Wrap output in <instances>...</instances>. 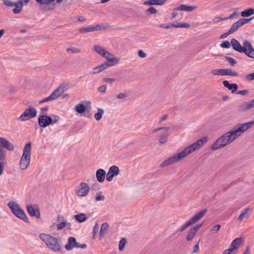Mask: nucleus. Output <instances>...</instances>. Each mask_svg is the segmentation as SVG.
<instances>
[{
    "label": "nucleus",
    "mask_w": 254,
    "mask_h": 254,
    "mask_svg": "<svg viewBox=\"0 0 254 254\" xmlns=\"http://www.w3.org/2000/svg\"><path fill=\"white\" fill-rule=\"evenodd\" d=\"M254 125V120L244 124H238L233 128L223 134L219 137L211 145V149L216 150L230 144L236 139L240 136L245 131L250 128Z\"/></svg>",
    "instance_id": "nucleus-1"
},
{
    "label": "nucleus",
    "mask_w": 254,
    "mask_h": 254,
    "mask_svg": "<svg viewBox=\"0 0 254 254\" xmlns=\"http://www.w3.org/2000/svg\"><path fill=\"white\" fill-rule=\"evenodd\" d=\"M207 140V138L206 137H204L198 139L196 142L185 147L180 152L174 154L173 156L163 161L160 164V167L165 168L183 160L190 154L200 148L203 144L206 142Z\"/></svg>",
    "instance_id": "nucleus-2"
},
{
    "label": "nucleus",
    "mask_w": 254,
    "mask_h": 254,
    "mask_svg": "<svg viewBox=\"0 0 254 254\" xmlns=\"http://www.w3.org/2000/svg\"><path fill=\"white\" fill-rule=\"evenodd\" d=\"M94 50L100 56L107 60V62L97 66L93 68L92 74H97L107 69L110 66H112L119 62V59L114 56L113 54L106 51L104 48L98 45L93 46Z\"/></svg>",
    "instance_id": "nucleus-3"
},
{
    "label": "nucleus",
    "mask_w": 254,
    "mask_h": 254,
    "mask_svg": "<svg viewBox=\"0 0 254 254\" xmlns=\"http://www.w3.org/2000/svg\"><path fill=\"white\" fill-rule=\"evenodd\" d=\"M231 45L236 51L245 53L248 57L254 59V49L248 41H244L242 46L237 40L233 38L231 40Z\"/></svg>",
    "instance_id": "nucleus-4"
},
{
    "label": "nucleus",
    "mask_w": 254,
    "mask_h": 254,
    "mask_svg": "<svg viewBox=\"0 0 254 254\" xmlns=\"http://www.w3.org/2000/svg\"><path fill=\"white\" fill-rule=\"evenodd\" d=\"M39 238L53 251L59 252L61 250L60 241L57 238L44 233L41 234Z\"/></svg>",
    "instance_id": "nucleus-5"
},
{
    "label": "nucleus",
    "mask_w": 254,
    "mask_h": 254,
    "mask_svg": "<svg viewBox=\"0 0 254 254\" xmlns=\"http://www.w3.org/2000/svg\"><path fill=\"white\" fill-rule=\"evenodd\" d=\"M31 153V143H27L24 146L23 153L19 162L20 168L24 170L27 168L30 163Z\"/></svg>",
    "instance_id": "nucleus-6"
},
{
    "label": "nucleus",
    "mask_w": 254,
    "mask_h": 254,
    "mask_svg": "<svg viewBox=\"0 0 254 254\" xmlns=\"http://www.w3.org/2000/svg\"><path fill=\"white\" fill-rule=\"evenodd\" d=\"M7 205L16 217L26 222H29L25 213L17 203L15 201H10Z\"/></svg>",
    "instance_id": "nucleus-7"
},
{
    "label": "nucleus",
    "mask_w": 254,
    "mask_h": 254,
    "mask_svg": "<svg viewBox=\"0 0 254 254\" xmlns=\"http://www.w3.org/2000/svg\"><path fill=\"white\" fill-rule=\"evenodd\" d=\"M207 210L203 209L193 216L189 221L183 225L180 229V232H183L190 226L192 225L199 220L206 213Z\"/></svg>",
    "instance_id": "nucleus-8"
},
{
    "label": "nucleus",
    "mask_w": 254,
    "mask_h": 254,
    "mask_svg": "<svg viewBox=\"0 0 254 254\" xmlns=\"http://www.w3.org/2000/svg\"><path fill=\"white\" fill-rule=\"evenodd\" d=\"M170 127H163L156 129L153 131V132H157L159 136V141L161 144H164L167 141L169 136L168 131Z\"/></svg>",
    "instance_id": "nucleus-9"
},
{
    "label": "nucleus",
    "mask_w": 254,
    "mask_h": 254,
    "mask_svg": "<svg viewBox=\"0 0 254 254\" xmlns=\"http://www.w3.org/2000/svg\"><path fill=\"white\" fill-rule=\"evenodd\" d=\"M64 93V86L60 85L48 97L41 100L39 101V103H43L45 102L55 100L58 99L61 95Z\"/></svg>",
    "instance_id": "nucleus-10"
},
{
    "label": "nucleus",
    "mask_w": 254,
    "mask_h": 254,
    "mask_svg": "<svg viewBox=\"0 0 254 254\" xmlns=\"http://www.w3.org/2000/svg\"><path fill=\"white\" fill-rule=\"evenodd\" d=\"M36 110L30 107L26 109L24 112L18 118V120L21 121H26L36 116Z\"/></svg>",
    "instance_id": "nucleus-11"
},
{
    "label": "nucleus",
    "mask_w": 254,
    "mask_h": 254,
    "mask_svg": "<svg viewBox=\"0 0 254 254\" xmlns=\"http://www.w3.org/2000/svg\"><path fill=\"white\" fill-rule=\"evenodd\" d=\"M105 27L101 24L96 25H89L87 27H81L78 29V32L81 34H86L89 32H93L105 29Z\"/></svg>",
    "instance_id": "nucleus-12"
},
{
    "label": "nucleus",
    "mask_w": 254,
    "mask_h": 254,
    "mask_svg": "<svg viewBox=\"0 0 254 254\" xmlns=\"http://www.w3.org/2000/svg\"><path fill=\"white\" fill-rule=\"evenodd\" d=\"M90 190V187L89 185L86 183L82 182L78 187L75 193L78 196H86Z\"/></svg>",
    "instance_id": "nucleus-13"
},
{
    "label": "nucleus",
    "mask_w": 254,
    "mask_h": 254,
    "mask_svg": "<svg viewBox=\"0 0 254 254\" xmlns=\"http://www.w3.org/2000/svg\"><path fill=\"white\" fill-rule=\"evenodd\" d=\"M252 18L247 19L245 18L240 19L235 23H233L231 28L229 29V33H233L236 31L238 28L244 24L249 22Z\"/></svg>",
    "instance_id": "nucleus-14"
},
{
    "label": "nucleus",
    "mask_w": 254,
    "mask_h": 254,
    "mask_svg": "<svg viewBox=\"0 0 254 254\" xmlns=\"http://www.w3.org/2000/svg\"><path fill=\"white\" fill-rule=\"evenodd\" d=\"M120 172L119 168L117 166H112L109 169L107 174L106 180L108 182L112 181L113 178L119 175Z\"/></svg>",
    "instance_id": "nucleus-15"
},
{
    "label": "nucleus",
    "mask_w": 254,
    "mask_h": 254,
    "mask_svg": "<svg viewBox=\"0 0 254 254\" xmlns=\"http://www.w3.org/2000/svg\"><path fill=\"white\" fill-rule=\"evenodd\" d=\"M91 102L88 101H84L82 103L78 104L75 107V111L78 114L83 113L88 108H90Z\"/></svg>",
    "instance_id": "nucleus-16"
},
{
    "label": "nucleus",
    "mask_w": 254,
    "mask_h": 254,
    "mask_svg": "<svg viewBox=\"0 0 254 254\" xmlns=\"http://www.w3.org/2000/svg\"><path fill=\"white\" fill-rule=\"evenodd\" d=\"M51 119L50 116L43 115L39 117L38 119L39 125L42 127H45L51 124Z\"/></svg>",
    "instance_id": "nucleus-17"
},
{
    "label": "nucleus",
    "mask_w": 254,
    "mask_h": 254,
    "mask_svg": "<svg viewBox=\"0 0 254 254\" xmlns=\"http://www.w3.org/2000/svg\"><path fill=\"white\" fill-rule=\"evenodd\" d=\"M5 148L9 151H13L14 145L5 138L0 137V148Z\"/></svg>",
    "instance_id": "nucleus-18"
},
{
    "label": "nucleus",
    "mask_w": 254,
    "mask_h": 254,
    "mask_svg": "<svg viewBox=\"0 0 254 254\" xmlns=\"http://www.w3.org/2000/svg\"><path fill=\"white\" fill-rule=\"evenodd\" d=\"M27 210L31 216H35L37 218H40V213L38 208L36 206L28 205L27 206Z\"/></svg>",
    "instance_id": "nucleus-19"
},
{
    "label": "nucleus",
    "mask_w": 254,
    "mask_h": 254,
    "mask_svg": "<svg viewBox=\"0 0 254 254\" xmlns=\"http://www.w3.org/2000/svg\"><path fill=\"white\" fill-rule=\"evenodd\" d=\"M201 226L202 224L196 225L190 229L187 237V240L188 241H191L194 237L196 233L201 227Z\"/></svg>",
    "instance_id": "nucleus-20"
},
{
    "label": "nucleus",
    "mask_w": 254,
    "mask_h": 254,
    "mask_svg": "<svg viewBox=\"0 0 254 254\" xmlns=\"http://www.w3.org/2000/svg\"><path fill=\"white\" fill-rule=\"evenodd\" d=\"M77 243L76 242V239L73 237H70L67 241V243L64 246L66 250L70 251L73 248H76Z\"/></svg>",
    "instance_id": "nucleus-21"
},
{
    "label": "nucleus",
    "mask_w": 254,
    "mask_h": 254,
    "mask_svg": "<svg viewBox=\"0 0 254 254\" xmlns=\"http://www.w3.org/2000/svg\"><path fill=\"white\" fill-rule=\"evenodd\" d=\"M96 176L97 180L99 182H103L105 180L106 176L105 171L102 169H99L96 172Z\"/></svg>",
    "instance_id": "nucleus-22"
},
{
    "label": "nucleus",
    "mask_w": 254,
    "mask_h": 254,
    "mask_svg": "<svg viewBox=\"0 0 254 254\" xmlns=\"http://www.w3.org/2000/svg\"><path fill=\"white\" fill-rule=\"evenodd\" d=\"M167 0H147L144 1L143 4L145 5H159L164 4Z\"/></svg>",
    "instance_id": "nucleus-23"
},
{
    "label": "nucleus",
    "mask_w": 254,
    "mask_h": 254,
    "mask_svg": "<svg viewBox=\"0 0 254 254\" xmlns=\"http://www.w3.org/2000/svg\"><path fill=\"white\" fill-rule=\"evenodd\" d=\"M196 8V6H189L186 4H181L176 8V10L187 12L191 11Z\"/></svg>",
    "instance_id": "nucleus-24"
},
{
    "label": "nucleus",
    "mask_w": 254,
    "mask_h": 254,
    "mask_svg": "<svg viewBox=\"0 0 254 254\" xmlns=\"http://www.w3.org/2000/svg\"><path fill=\"white\" fill-rule=\"evenodd\" d=\"M243 239L239 237L234 239L231 244L230 248L233 250L239 248L242 243Z\"/></svg>",
    "instance_id": "nucleus-25"
},
{
    "label": "nucleus",
    "mask_w": 254,
    "mask_h": 254,
    "mask_svg": "<svg viewBox=\"0 0 254 254\" xmlns=\"http://www.w3.org/2000/svg\"><path fill=\"white\" fill-rule=\"evenodd\" d=\"M223 84L224 87L227 88L228 89L232 91V93H234L238 89V85L236 83L230 84L227 80H224L223 82Z\"/></svg>",
    "instance_id": "nucleus-26"
},
{
    "label": "nucleus",
    "mask_w": 254,
    "mask_h": 254,
    "mask_svg": "<svg viewBox=\"0 0 254 254\" xmlns=\"http://www.w3.org/2000/svg\"><path fill=\"white\" fill-rule=\"evenodd\" d=\"M109 228V225L107 222L103 223L101 226L99 232L100 238L101 239L107 232Z\"/></svg>",
    "instance_id": "nucleus-27"
},
{
    "label": "nucleus",
    "mask_w": 254,
    "mask_h": 254,
    "mask_svg": "<svg viewBox=\"0 0 254 254\" xmlns=\"http://www.w3.org/2000/svg\"><path fill=\"white\" fill-rule=\"evenodd\" d=\"M14 6L15 8L13 9V12L15 14L19 13L22 10L23 4L21 0H19L16 2H14Z\"/></svg>",
    "instance_id": "nucleus-28"
},
{
    "label": "nucleus",
    "mask_w": 254,
    "mask_h": 254,
    "mask_svg": "<svg viewBox=\"0 0 254 254\" xmlns=\"http://www.w3.org/2000/svg\"><path fill=\"white\" fill-rule=\"evenodd\" d=\"M74 217L75 220L79 223L85 222L88 219V217H87L86 214L83 213L76 214L74 215Z\"/></svg>",
    "instance_id": "nucleus-29"
},
{
    "label": "nucleus",
    "mask_w": 254,
    "mask_h": 254,
    "mask_svg": "<svg viewBox=\"0 0 254 254\" xmlns=\"http://www.w3.org/2000/svg\"><path fill=\"white\" fill-rule=\"evenodd\" d=\"M250 209L249 208H247L245 209L240 214L239 216L238 217V220L240 221H242L244 218H247L249 216V212Z\"/></svg>",
    "instance_id": "nucleus-30"
},
{
    "label": "nucleus",
    "mask_w": 254,
    "mask_h": 254,
    "mask_svg": "<svg viewBox=\"0 0 254 254\" xmlns=\"http://www.w3.org/2000/svg\"><path fill=\"white\" fill-rule=\"evenodd\" d=\"M254 107V99L248 102L244 103L242 105V108L244 110H248Z\"/></svg>",
    "instance_id": "nucleus-31"
},
{
    "label": "nucleus",
    "mask_w": 254,
    "mask_h": 254,
    "mask_svg": "<svg viewBox=\"0 0 254 254\" xmlns=\"http://www.w3.org/2000/svg\"><path fill=\"white\" fill-rule=\"evenodd\" d=\"M253 14H254V8H250L244 10L241 12V15L244 17H249Z\"/></svg>",
    "instance_id": "nucleus-32"
},
{
    "label": "nucleus",
    "mask_w": 254,
    "mask_h": 254,
    "mask_svg": "<svg viewBox=\"0 0 254 254\" xmlns=\"http://www.w3.org/2000/svg\"><path fill=\"white\" fill-rule=\"evenodd\" d=\"M225 75L237 77L239 76V73L232 69L225 68L224 69V76Z\"/></svg>",
    "instance_id": "nucleus-33"
},
{
    "label": "nucleus",
    "mask_w": 254,
    "mask_h": 254,
    "mask_svg": "<svg viewBox=\"0 0 254 254\" xmlns=\"http://www.w3.org/2000/svg\"><path fill=\"white\" fill-rule=\"evenodd\" d=\"M104 111L103 109L101 108H98L97 109V113L95 114L94 118L97 121H99L101 119L103 115L104 114Z\"/></svg>",
    "instance_id": "nucleus-34"
},
{
    "label": "nucleus",
    "mask_w": 254,
    "mask_h": 254,
    "mask_svg": "<svg viewBox=\"0 0 254 254\" xmlns=\"http://www.w3.org/2000/svg\"><path fill=\"white\" fill-rule=\"evenodd\" d=\"M213 75L224 76V69H215L211 71Z\"/></svg>",
    "instance_id": "nucleus-35"
},
{
    "label": "nucleus",
    "mask_w": 254,
    "mask_h": 254,
    "mask_svg": "<svg viewBox=\"0 0 254 254\" xmlns=\"http://www.w3.org/2000/svg\"><path fill=\"white\" fill-rule=\"evenodd\" d=\"M66 52L68 54H76L79 53L81 52V50L80 49L78 48H75L73 47H69L66 49Z\"/></svg>",
    "instance_id": "nucleus-36"
},
{
    "label": "nucleus",
    "mask_w": 254,
    "mask_h": 254,
    "mask_svg": "<svg viewBox=\"0 0 254 254\" xmlns=\"http://www.w3.org/2000/svg\"><path fill=\"white\" fill-rule=\"evenodd\" d=\"M173 27L175 28H180V27H184V28H189L190 25L188 23H178L176 24H172Z\"/></svg>",
    "instance_id": "nucleus-37"
},
{
    "label": "nucleus",
    "mask_w": 254,
    "mask_h": 254,
    "mask_svg": "<svg viewBox=\"0 0 254 254\" xmlns=\"http://www.w3.org/2000/svg\"><path fill=\"white\" fill-rule=\"evenodd\" d=\"M127 244V240L125 238H122L119 242V250L120 251H122L125 246Z\"/></svg>",
    "instance_id": "nucleus-38"
},
{
    "label": "nucleus",
    "mask_w": 254,
    "mask_h": 254,
    "mask_svg": "<svg viewBox=\"0 0 254 254\" xmlns=\"http://www.w3.org/2000/svg\"><path fill=\"white\" fill-rule=\"evenodd\" d=\"M6 155V151L2 148H0V160L1 162H6L5 160Z\"/></svg>",
    "instance_id": "nucleus-39"
},
{
    "label": "nucleus",
    "mask_w": 254,
    "mask_h": 254,
    "mask_svg": "<svg viewBox=\"0 0 254 254\" xmlns=\"http://www.w3.org/2000/svg\"><path fill=\"white\" fill-rule=\"evenodd\" d=\"M50 117L52 120L51 124H55L57 123L60 119V117L55 115H52Z\"/></svg>",
    "instance_id": "nucleus-40"
},
{
    "label": "nucleus",
    "mask_w": 254,
    "mask_h": 254,
    "mask_svg": "<svg viewBox=\"0 0 254 254\" xmlns=\"http://www.w3.org/2000/svg\"><path fill=\"white\" fill-rule=\"evenodd\" d=\"M3 3L7 6L13 7L14 6V5H15L14 4V2H13L9 0H3Z\"/></svg>",
    "instance_id": "nucleus-41"
},
{
    "label": "nucleus",
    "mask_w": 254,
    "mask_h": 254,
    "mask_svg": "<svg viewBox=\"0 0 254 254\" xmlns=\"http://www.w3.org/2000/svg\"><path fill=\"white\" fill-rule=\"evenodd\" d=\"M98 229H99L98 224V222H96L94 226V228H93V238H94L95 236L96 235L97 232L98 231Z\"/></svg>",
    "instance_id": "nucleus-42"
},
{
    "label": "nucleus",
    "mask_w": 254,
    "mask_h": 254,
    "mask_svg": "<svg viewBox=\"0 0 254 254\" xmlns=\"http://www.w3.org/2000/svg\"><path fill=\"white\" fill-rule=\"evenodd\" d=\"M230 43L228 41H225L220 44V46L223 48H229L230 47Z\"/></svg>",
    "instance_id": "nucleus-43"
},
{
    "label": "nucleus",
    "mask_w": 254,
    "mask_h": 254,
    "mask_svg": "<svg viewBox=\"0 0 254 254\" xmlns=\"http://www.w3.org/2000/svg\"><path fill=\"white\" fill-rule=\"evenodd\" d=\"M247 81H251L254 80V72L247 75L245 77Z\"/></svg>",
    "instance_id": "nucleus-44"
},
{
    "label": "nucleus",
    "mask_w": 254,
    "mask_h": 254,
    "mask_svg": "<svg viewBox=\"0 0 254 254\" xmlns=\"http://www.w3.org/2000/svg\"><path fill=\"white\" fill-rule=\"evenodd\" d=\"M226 59L232 65H234L236 64V61L231 57H226Z\"/></svg>",
    "instance_id": "nucleus-45"
},
{
    "label": "nucleus",
    "mask_w": 254,
    "mask_h": 254,
    "mask_svg": "<svg viewBox=\"0 0 254 254\" xmlns=\"http://www.w3.org/2000/svg\"><path fill=\"white\" fill-rule=\"evenodd\" d=\"M147 11L150 14H155L157 12V10L152 6L149 7Z\"/></svg>",
    "instance_id": "nucleus-46"
},
{
    "label": "nucleus",
    "mask_w": 254,
    "mask_h": 254,
    "mask_svg": "<svg viewBox=\"0 0 254 254\" xmlns=\"http://www.w3.org/2000/svg\"><path fill=\"white\" fill-rule=\"evenodd\" d=\"M199 251V243L198 242L194 247L193 249L192 253H197Z\"/></svg>",
    "instance_id": "nucleus-47"
},
{
    "label": "nucleus",
    "mask_w": 254,
    "mask_h": 254,
    "mask_svg": "<svg viewBox=\"0 0 254 254\" xmlns=\"http://www.w3.org/2000/svg\"><path fill=\"white\" fill-rule=\"evenodd\" d=\"M6 164V162H0V176L2 174L3 171V167Z\"/></svg>",
    "instance_id": "nucleus-48"
},
{
    "label": "nucleus",
    "mask_w": 254,
    "mask_h": 254,
    "mask_svg": "<svg viewBox=\"0 0 254 254\" xmlns=\"http://www.w3.org/2000/svg\"><path fill=\"white\" fill-rule=\"evenodd\" d=\"M95 199L97 201H103L105 199V196L103 195L99 194L95 196Z\"/></svg>",
    "instance_id": "nucleus-49"
},
{
    "label": "nucleus",
    "mask_w": 254,
    "mask_h": 254,
    "mask_svg": "<svg viewBox=\"0 0 254 254\" xmlns=\"http://www.w3.org/2000/svg\"><path fill=\"white\" fill-rule=\"evenodd\" d=\"M55 0H41V1L40 2L39 1H37L38 3L41 4H48L49 3L52 2L54 1Z\"/></svg>",
    "instance_id": "nucleus-50"
},
{
    "label": "nucleus",
    "mask_w": 254,
    "mask_h": 254,
    "mask_svg": "<svg viewBox=\"0 0 254 254\" xmlns=\"http://www.w3.org/2000/svg\"><path fill=\"white\" fill-rule=\"evenodd\" d=\"M138 55L139 57L141 58H144L146 57V54L142 50H139L138 52Z\"/></svg>",
    "instance_id": "nucleus-51"
},
{
    "label": "nucleus",
    "mask_w": 254,
    "mask_h": 254,
    "mask_svg": "<svg viewBox=\"0 0 254 254\" xmlns=\"http://www.w3.org/2000/svg\"><path fill=\"white\" fill-rule=\"evenodd\" d=\"M226 19L227 18H222L220 17H216L213 19V21L214 22H218Z\"/></svg>",
    "instance_id": "nucleus-52"
},
{
    "label": "nucleus",
    "mask_w": 254,
    "mask_h": 254,
    "mask_svg": "<svg viewBox=\"0 0 254 254\" xmlns=\"http://www.w3.org/2000/svg\"><path fill=\"white\" fill-rule=\"evenodd\" d=\"M159 27L160 28H165V29H169V28L173 27L172 24H171L168 25H165L163 24H161L159 25Z\"/></svg>",
    "instance_id": "nucleus-53"
},
{
    "label": "nucleus",
    "mask_w": 254,
    "mask_h": 254,
    "mask_svg": "<svg viewBox=\"0 0 254 254\" xmlns=\"http://www.w3.org/2000/svg\"><path fill=\"white\" fill-rule=\"evenodd\" d=\"M106 88H107L106 85H104L100 86L98 88V90L100 92L105 93L106 92Z\"/></svg>",
    "instance_id": "nucleus-54"
},
{
    "label": "nucleus",
    "mask_w": 254,
    "mask_h": 254,
    "mask_svg": "<svg viewBox=\"0 0 254 254\" xmlns=\"http://www.w3.org/2000/svg\"><path fill=\"white\" fill-rule=\"evenodd\" d=\"M220 227H221L220 225H219V224L216 225L212 228V231L215 232H218L219 230Z\"/></svg>",
    "instance_id": "nucleus-55"
},
{
    "label": "nucleus",
    "mask_w": 254,
    "mask_h": 254,
    "mask_svg": "<svg viewBox=\"0 0 254 254\" xmlns=\"http://www.w3.org/2000/svg\"><path fill=\"white\" fill-rule=\"evenodd\" d=\"M127 95L125 93H120L117 95V98L119 99H123L127 97Z\"/></svg>",
    "instance_id": "nucleus-56"
},
{
    "label": "nucleus",
    "mask_w": 254,
    "mask_h": 254,
    "mask_svg": "<svg viewBox=\"0 0 254 254\" xmlns=\"http://www.w3.org/2000/svg\"><path fill=\"white\" fill-rule=\"evenodd\" d=\"M76 18L79 22H84L85 21V19L83 16L80 15L76 16Z\"/></svg>",
    "instance_id": "nucleus-57"
},
{
    "label": "nucleus",
    "mask_w": 254,
    "mask_h": 254,
    "mask_svg": "<svg viewBox=\"0 0 254 254\" xmlns=\"http://www.w3.org/2000/svg\"><path fill=\"white\" fill-rule=\"evenodd\" d=\"M238 15H239V14L237 12H234L233 13H232L231 14H230L228 17H226V18H227V19H231L234 18L235 17V16H238Z\"/></svg>",
    "instance_id": "nucleus-58"
},
{
    "label": "nucleus",
    "mask_w": 254,
    "mask_h": 254,
    "mask_svg": "<svg viewBox=\"0 0 254 254\" xmlns=\"http://www.w3.org/2000/svg\"><path fill=\"white\" fill-rule=\"evenodd\" d=\"M105 82L112 83L115 81V78H106L104 79Z\"/></svg>",
    "instance_id": "nucleus-59"
},
{
    "label": "nucleus",
    "mask_w": 254,
    "mask_h": 254,
    "mask_svg": "<svg viewBox=\"0 0 254 254\" xmlns=\"http://www.w3.org/2000/svg\"><path fill=\"white\" fill-rule=\"evenodd\" d=\"M72 86V84L69 83H64V91L70 88Z\"/></svg>",
    "instance_id": "nucleus-60"
},
{
    "label": "nucleus",
    "mask_w": 254,
    "mask_h": 254,
    "mask_svg": "<svg viewBox=\"0 0 254 254\" xmlns=\"http://www.w3.org/2000/svg\"><path fill=\"white\" fill-rule=\"evenodd\" d=\"M231 34H232V33H229V30L226 32V33H225L223 34H222L220 36V38L221 39H224V38H226L229 35Z\"/></svg>",
    "instance_id": "nucleus-61"
},
{
    "label": "nucleus",
    "mask_w": 254,
    "mask_h": 254,
    "mask_svg": "<svg viewBox=\"0 0 254 254\" xmlns=\"http://www.w3.org/2000/svg\"><path fill=\"white\" fill-rule=\"evenodd\" d=\"M64 228V222H61L57 225V230H60Z\"/></svg>",
    "instance_id": "nucleus-62"
},
{
    "label": "nucleus",
    "mask_w": 254,
    "mask_h": 254,
    "mask_svg": "<svg viewBox=\"0 0 254 254\" xmlns=\"http://www.w3.org/2000/svg\"><path fill=\"white\" fill-rule=\"evenodd\" d=\"M233 251V250L230 247L229 249L224 250V251L223 252V254H231V253Z\"/></svg>",
    "instance_id": "nucleus-63"
},
{
    "label": "nucleus",
    "mask_w": 254,
    "mask_h": 254,
    "mask_svg": "<svg viewBox=\"0 0 254 254\" xmlns=\"http://www.w3.org/2000/svg\"><path fill=\"white\" fill-rule=\"evenodd\" d=\"M86 247H87V245L85 244L79 245L78 243H77V245H76V248H80L82 249H85Z\"/></svg>",
    "instance_id": "nucleus-64"
}]
</instances>
